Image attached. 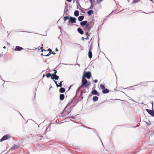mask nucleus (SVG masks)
<instances>
[{
    "mask_svg": "<svg viewBox=\"0 0 154 154\" xmlns=\"http://www.w3.org/2000/svg\"><path fill=\"white\" fill-rule=\"evenodd\" d=\"M82 84L80 86L81 88L83 87H87L88 86H90L91 85V82H88L86 79L83 78L82 80Z\"/></svg>",
    "mask_w": 154,
    "mask_h": 154,
    "instance_id": "1",
    "label": "nucleus"
},
{
    "mask_svg": "<svg viewBox=\"0 0 154 154\" xmlns=\"http://www.w3.org/2000/svg\"><path fill=\"white\" fill-rule=\"evenodd\" d=\"M91 23H92L91 22L88 23V24L86 25V26H85L84 29L85 32H89L90 31L91 29V27L90 26Z\"/></svg>",
    "mask_w": 154,
    "mask_h": 154,
    "instance_id": "2",
    "label": "nucleus"
},
{
    "mask_svg": "<svg viewBox=\"0 0 154 154\" xmlns=\"http://www.w3.org/2000/svg\"><path fill=\"white\" fill-rule=\"evenodd\" d=\"M91 76V74L90 72H85V71L84 73V75L82 77L83 78H86L88 79H89Z\"/></svg>",
    "mask_w": 154,
    "mask_h": 154,
    "instance_id": "3",
    "label": "nucleus"
},
{
    "mask_svg": "<svg viewBox=\"0 0 154 154\" xmlns=\"http://www.w3.org/2000/svg\"><path fill=\"white\" fill-rule=\"evenodd\" d=\"M73 100H72L71 99L69 101V103L66 106L65 108L64 109L63 111V112L61 113V114H64V110H65L66 108L67 107L69 106L70 108H71L72 106H75V105H73L72 104V103Z\"/></svg>",
    "mask_w": 154,
    "mask_h": 154,
    "instance_id": "4",
    "label": "nucleus"
},
{
    "mask_svg": "<svg viewBox=\"0 0 154 154\" xmlns=\"http://www.w3.org/2000/svg\"><path fill=\"white\" fill-rule=\"evenodd\" d=\"M76 18L75 17H73L70 16L69 17V20L68 21L69 24L70 25V23H76Z\"/></svg>",
    "mask_w": 154,
    "mask_h": 154,
    "instance_id": "5",
    "label": "nucleus"
},
{
    "mask_svg": "<svg viewBox=\"0 0 154 154\" xmlns=\"http://www.w3.org/2000/svg\"><path fill=\"white\" fill-rule=\"evenodd\" d=\"M10 137V136L6 134L3 136V137L1 138L0 140V141L2 142L5 140H7Z\"/></svg>",
    "mask_w": 154,
    "mask_h": 154,
    "instance_id": "6",
    "label": "nucleus"
},
{
    "mask_svg": "<svg viewBox=\"0 0 154 154\" xmlns=\"http://www.w3.org/2000/svg\"><path fill=\"white\" fill-rule=\"evenodd\" d=\"M146 110L150 115L152 116H154V110L148 109H146Z\"/></svg>",
    "mask_w": 154,
    "mask_h": 154,
    "instance_id": "7",
    "label": "nucleus"
},
{
    "mask_svg": "<svg viewBox=\"0 0 154 154\" xmlns=\"http://www.w3.org/2000/svg\"><path fill=\"white\" fill-rule=\"evenodd\" d=\"M23 48L21 47L17 46L15 48L13 49V50L15 51H19L23 50Z\"/></svg>",
    "mask_w": 154,
    "mask_h": 154,
    "instance_id": "8",
    "label": "nucleus"
},
{
    "mask_svg": "<svg viewBox=\"0 0 154 154\" xmlns=\"http://www.w3.org/2000/svg\"><path fill=\"white\" fill-rule=\"evenodd\" d=\"M88 23V21L86 20H85L80 22V24L81 26L83 27L85 26H86V25Z\"/></svg>",
    "mask_w": 154,
    "mask_h": 154,
    "instance_id": "9",
    "label": "nucleus"
},
{
    "mask_svg": "<svg viewBox=\"0 0 154 154\" xmlns=\"http://www.w3.org/2000/svg\"><path fill=\"white\" fill-rule=\"evenodd\" d=\"M91 94L93 95H97L98 96H99L100 95L99 93H98L97 92V90L95 89H94V90H93L92 91Z\"/></svg>",
    "mask_w": 154,
    "mask_h": 154,
    "instance_id": "10",
    "label": "nucleus"
},
{
    "mask_svg": "<svg viewBox=\"0 0 154 154\" xmlns=\"http://www.w3.org/2000/svg\"><path fill=\"white\" fill-rule=\"evenodd\" d=\"M78 32L81 34L82 35L84 33V31L81 28H78L77 29Z\"/></svg>",
    "mask_w": 154,
    "mask_h": 154,
    "instance_id": "11",
    "label": "nucleus"
},
{
    "mask_svg": "<svg viewBox=\"0 0 154 154\" xmlns=\"http://www.w3.org/2000/svg\"><path fill=\"white\" fill-rule=\"evenodd\" d=\"M59 78V76L57 75H52L51 77L52 79H54L55 80H58Z\"/></svg>",
    "mask_w": 154,
    "mask_h": 154,
    "instance_id": "12",
    "label": "nucleus"
},
{
    "mask_svg": "<svg viewBox=\"0 0 154 154\" xmlns=\"http://www.w3.org/2000/svg\"><path fill=\"white\" fill-rule=\"evenodd\" d=\"M109 92V89L107 88H105L102 91V93L103 94H107Z\"/></svg>",
    "mask_w": 154,
    "mask_h": 154,
    "instance_id": "13",
    "label": "nucleus"
},
{
    "mask_svg": "<svg viewBox=\"0 0 154 154\" xmlns=\"http://www.w3.org/2000/svg\"><path fill=\"white\" fill-rule=\"evenodd\" d=\"M18 146L17 145H14L11 148V149L12 150H13L16 149H17L18 148Z\"/></svg>",
    "mask_w": 154,
    "mask_h": 154,
    "instance_id": "14",
    "label": "nucleus"
},
{
    "mask_svg": "<svg viewBox=\"0 0 154 154\" xmlns=\"http://www.w3.org/2000/svg\"><path fill=\"white\" fill-rule=\"evenodd\" d=\"M84 17L83 16H80L78 17V20L79 21H82L84 19Z\"/></svg>",
    "mask_w": 154,
    "mask_h": 154,
    "instance_id": "15",
    "label": "nucleus"
},
{
    "mask_svg": "<svg viewBox=\"0 0 154 154\" xmlns=\"http://www.w3.org/2000/svg\"><path fill=\"white\" fill-rule=\"evenodd\" d=\"M65 91V89L64 88H61L59 90V91L61 93H63Z\"/></svg>",
    "mask_w": 154,
    "mask_h": 154,
    "instance_id": "16",
    "label": "nucleus"
},
{
    "mask_svg": "<svg viewBox=\"0 0 154 154\" xmlns=\"http://www.w3.org/2000/svg\"><path fill=\"white\" fill-rule=\"evenodd\" d=\"M74 15L76 17H78L79 15V12L78 10H75L74 12Z\"/></svg>",
    "mask_w": 154,
    "mask_h": 154,
    "instance_id": "17",
    "label": "nucleus"
},
{
    "mask_svg": "<svg viewBox=\"0 0 154 154\" xmlns=\"http://www.w3.org/2000/svg\"><path fill=\"white\" fill-rule=\"evenodd\" d=\"M65 97V96L63 94H61L60 95V99L61 100H63Z\"/></svg>",
    "mask_w": 154,
    "mask_h": 154,
    "instance_id": "18",
    "label": "nucleus"
},
{
    "mask_svg": "<svg viewBox=\"0 0 154 154\" xmlns=\"http://www.w3.org/2000/svg\"><path fill=\"white\" fill-rule=\"evenodd\" d=\"M88 56L91 59L92 57V54L91 51H89L88 53Z\"/></svg>",
    "mask_w": 154,
    "mask_h": 154,
    "instance_id": "19",
    "label": "nucleus"
},
{
    "mask_svg": "<svg viewBox=\"0 0 154 154\" xmlns=\"http://www.w3.org/2000/svg\"><path fill=\"white\" fill-rule=\"evenodd\" d=\"M94 13V11L92 10H90L87 12L88 14L90 16Z\"/></svg>",
    "mask_w": 154,
    "mask_h": 154,
    "instance_id": "20",
    "label": "nucleus"
},
{
    "mask_svg": "<svg viewBox=\"0 0 154 154\" xmlns=\"http://www.w3.org/2000/svg\"><path fill=\"white\" fill-rule=\"evenodd\" d=\"M98 97L97 96H95L93 98V100L94 101H97L98 100Z\"/></svg>",
    "mask_w": 154,
    "mask_h": 154,
    "instance_id": "21",
    "label": "nucleus"
},
{
    "mask_svg": "<svg viewBox=\"0 0 154 154\" xmlns=\"http://www.w3.org/2000/svg\"><path fill=\"white\" fill-rule=\"evenodd\" d=\"M81 88H82L80 86L78 87L76 91V95H77L79 94V90Z\"/></svg>",
    "mask_w": 154,
    "mask_h": 154,
    "instance_id": "22",
    "label": "nucleus"
},
{
    "mask_svg": "<svg viewBox=\"0 0 154 154\" xmlns=\"http://www.w3.org/2000/svg\"><path fill=\"white\" fill-rule=\"evenodd\" d=\"M70 16H67L66 17H64V21H66V20L67 19H69V17Z\"/></svg>",
    "mask_w": 154,
    "mask_h": 154,
    "instance_id": "23",
    "label": "nucleus"
},
{
    "mask_svg": "<svg viewBox=\"0 0 154 154\" xmlns=\"http://www.w3.org/2000/svg\"><path fill=\"white\" fill-rule=\"evenodd\" d=\"M100 87L102 89H103L105 88V86L102 84H100Z\"/></svg>",
    "mask_w": 154,
    "mask_h": 154,
    "instance_id": "24",
    "label": "nucleus"
},
{
    "mask_svg": "<svg viewBox=\"0 0 154 154\" xmlns=\"http://www.w3.org/2000/svg\"><path fill=\"white\" fill-rule=\"evenodd\" d=\"M46 77L48 78L50 76L51 77V76H52V75H51V74L50 73H48L46 75Z\"/></svg>",
    "mask_w": 154,
    "mask_h": 154,
    "instance_id": "25",
    "label": "nucleus"
},
{
    "mask_svg": "<svg viewBox=\"0 0 154 154\" xmlns=\"http://www.w3.org/2000/svg\"><path fill=\"white\" fill-rule=\"evenodd\" d=\"M140 0H133V1L132 2V3H136L137 2H138Z\"/></svg>",
    "mask_w": 154,
    "mask_h": 154,
    "instance_id": "26",
    "label": "nucleus"
},
{
    "mask_svg": "<svg viewBox=\"0 0 154 154\" xmlns=\"http://www.w3.org/2000/svg\"><path fill=\"white\" fill-rule=\"evenodd\" d=\"M86 91L85 89H84L81 91L82 93H86Z\"/></svg>",
    "mask_w": 154,
    "mask_h": 154,
    "instance_id": "27",
    "label": "nucleus"
},
{
    "mask_svg": "<svg viewBox=\"0 0 154 154\" xmlns=\"http://www.w3.org/2000/svg\"><path fill=\"white\" fill-rule=\"evenodd\" d=\"M63 82V81H61L59 84V87H62V82Z\"/></svg>",
    "mask_w": 154,
    "mask_h": 154,
    "instance_id": "28",
    "label": "nucleus"
},
{
    "mask_svg": "<svg viewBox=\"0 0 154 154\" xmlns=\"http://www.w3.org/2000/svg\"><path fill=\"white\" fill-rule=\"evenodd\" d=\"M54 73L52 74V75H56V73H57V71L56 70H54Z\"/></svg>",
    "mask_w": 154,
    "mask_h": 154,
    "instance_id": "29",
    "label": "nucleus"
},
{
    "mask_svg": "<svg viewBox=\"0 0 154 154\" xmlns=\"http://www.w3.org/2000/svg\"><path fill=\"white\" fill-rule=\"evenodd\" d=\"M97 2L98 3H100L103 0H97Z\"/></svg>",
    "mask_w": 154,
    "mask_h": 154,
    "instance_id": "30",
    "label": "nucleus"
},
{
    "mask_svg": "<svg viewBox=\"0 0 154 154\" xmlns=\"http://www.w3.org/2000/svg\"><path fill=\"white\" fill-rule=\"evenodd\" d=\"M76 3L78 4L77 5V8L78 9L79 8L78 7V5H79L80 6V5L79 3V1H76Z\"/></svg>",
    "mask_w": 154,
    "mask_h": 154,
    "instance_id": "31",
    "label": "nucleus"
},
{
    "mask_svg": "<svg viewBox=\"0 0 154 154\" xmlns=\"http://www.w3.org/2000/svg\"><path fill=\"white\" fill-rule=\"evenodd\" d=\"M91 2V6L90 7V8H91L92 9L93 8V7H92V0H89Z\"/></svg>",
    "mask_w": 154,
    "mask_h": 154,
    "instance_id": "32",
    "label": "nucleus"
},
{
    "mask_svg": "<svg viewBox=\"0 0 154 154\" xmlns=\"http://www.w3.org/2000/svg\"><path fill=\"white\" fill-rule=\"evenodd\" d=\"M89 32H86L85 35L87 36V37L89 36L90 35L88 33Z\"/></svg>",
    "mask_w": 154,
    "mask_h": 154,
    "instance_id": "33",
    "label": "nucleus"
},
{
    "mask_svg": "<svg viewBox=\"0 0 154 154\" xmlns=\"http://www.w3.org/2000/svg\"><path fill=\"white\" fill-rule=\"evenodd\" d=\"M91 45L89 47V51H91V49H92V46Z\"/></svg>",
    "mask_w": 154,
    "mask_h": 154,
    "instance_id": "34",
    "label": "nucleus"
},
{
    "mask_svg": "<svg viewBox=\"0 0 154 154\" xmlns=\"http://www.w3.org/2000/svg\"><path fill=\"white\" fill-rule=\"evenodd\" d=\"M48 51H49V52L51 53L52 52V50L51 49L49 48L48 49Z\"/></svg>",
    "mask_w": 154,
    "mask_h": 154,
    "instance_id": "35",
    "label": "nucleus"
},
{
    "mask_svg": "<svg viewBox=\"0 0 154 154\" xmlns=\"http://www.w3.org/2000/svg\"><path fill=\"white\" fill-rule=\"evenodd\" d=\"M68 14L67 13V11H66V8H65V9H64V14Z\"/></svg>",
    "mask_w": 154,
    "mask_h": 154,
    "instance_id": "36",
    "label": "nucleus"
},
{
    "mask_svg": "<svg viewBox=\"0 0 154 154\" xmlns=\"http://www.w3.org/2000/svg\"><path fill=\"white\" fill-rule=\"evenodd\" d=\"M94 82L95 83H97V82H98V80H97V79H95V80H94Z\"/></svg>",
    "mask_w": 154,
    "mask_h": 154,
    "instance_id": "37",
    "label": "nucleus"
},
{
    "mask_svg": "<svg viewBox=\"0 0 154 154\" xmlns=\"http://www.w3.org/2000/svg\"><path fill=\"white\" fill-rule=\"evenodd\" d=\"M82 94L83 93H82L81 92L80 96L81 97L82 99L83 98V97L82 96Z\"/></svg>",
    "mask_w": 154,
    "mask_h": 154,
    "instance_id": "38",
    "label": "nucleus"
},
{
    "mask_svg": "<svg viewBox=\"0 0 154 154\" xmlns=\"http://www.w3.org/2000/svg\"><path fill=\"white\" fill-rule=\"evenodd\" d=\"M69 112H68V113H67V114H64L63 116H62V117H63V116H66V115H67V114H69Z\"/></svg>",
    "mask_w": 154,
    "mask_h": 154,
    "instance_id": "39",
    "label": "nucleus"
},
{
    "mask_svg": "<svg viewBox=\"0 0 154 154\" xmlns=\"http://www.w3.org/2000/svg\"><path fill=\"white\" fill-rule=\"evenodd\" d=\"M51 54H56V53L53 51L51 52Z\"/></svg>",
    "mask_w": 154,
    "mask_h": 154,
    "instance_id": "40",
    "label": "nucleus"
},
{
    "mask_svg": "<svg viewBox=\"0 0 154 154\" xmlns=\"http://www.w3.org/2000/svg\"><path fill=\"white\" fill-rule=\"evenodd\" d=\"M65 8H66V11H68V10L67 8H66V7Z\"/></svg>",
    "mask_w": 154,
    "mask_h": 154,
    "instance_id": "41",
    "label": "nucleus"
},
{
    "mask_svg": "<svg viewBox=\"0 0 154 154\" xmlns=\"http://www.w3.org/2000/svg\"><path fill=\"white\" fill-rule=\"evenodd\" d=\"M89 38L88 37H86V38H85V39H86V40H88V39H89Z\"/></svg>",
    "mask_w": 154,
    "mask_h": 154,
    "instance_id": "42",
    "label": "nucleus"
},
{
    "mask_svg": "<svg viewBox=\"0 0 154 154\" xmlns=\"http://www.w3.org/2000/svg\"><path fill=\"white\" fill-rule=\"evenodd\" d=\"M82 39L83 40H84L85 39V38H84V37H82Z\"/></svg>",
    "mask_w": 154,
    "mask_h": 154,
    "instance_id": "43",
    "label": "nucleus"
},
{
    "mask_svg": "<svg viewBox=\"0 0 154 154\" xmlns=\"http://www.w3.org/2000/svg\"><path fill=\"white\" fill-rule=\"evenodd\" d=\"M55 50H55L56 51H58V48H56Z\"/></svg>",
    "mask_w": 154,
    "mask_h": 154,
    "instance_id": "44",
    "label": "nucleus"
},
{
    "mask_svg": "<svg viewBox=\"0 0 154 154\" xmlns=\"http://www.w3.org/2000/svg\"><path fill=\"white\" fill-rule=\"evenodd\" d=\"M51 52H49V53H48V56H49L50 55H51Z\"/></svg>",
    "mask_w": 154,
    "mask_h": 154,
    "instance_id": "45",
    "label": "nucleus"
},
{
    "mask_svg": "<svg viewBox=\"0 0 154 154\" xmlns=\"http://www.w3.org/2000/svg\"><path fill=\"white\" fill-rule=\"evenodd\" d=\"M44 56H46V57H47V56H48V57L49 56H48V54H45V55H44Z\"/></svg>",
    "mask_w": 154,
    "mask_h": 154,
    "instance_id": "46",
    "label": "nucleus"
},
{
    "mask_svg": "<svg viewBox=\"0 0 154 154\" xmlns=\"http://www.w3.org/2000/svg\"><path fill=\"white\" fill-rule=\"evenodd\" d=\"M68 2H70L72 0H66Z\"/></svg>",
    "mask_w": 154,
    "mask_h": 154,
    "instance_id": "47",
    "label": "nucleus"
},
{
    "mask_svg": "<svg viewBox=\"0 0 154 154\" xmlns=\"http://www.w3.org/2000/svg\"><path fill=\"white\" fill-rule=\"evenodd\" d=\"M54 82L56 84H57V81H54Z\"/></svg>",
    "mask_w": 154,
    "mask_h": 154,
    "instance_id": "48",
    "label": "nucleus"
},
{
    "mask_svg": "<svg viewBox=\"0 0 154 154\" xmlns=\"http://www.w3.org/2000/svg\"><path fill=\"white\" fill-rule=\"evenodd\" d=\"M56 86H57V87H59V85H58V84H56Z\"/></svg>",
    "mask_w": 154,
    "mask_h": 154,
    "instance_id": "49",
    "label": "nucleus"
},
{
    "mask_svg": "<svg viewBox=\"0 0 154 154\" xmlns=\"http://www.w3.org/2000/svg\"><path fill=\"white\" fill-rule=\"evenodd\" d=\"M70 118H72L73 119H74V117H73V116H71V117H70Z\"/></svg>",
    "mask_w": 154,
    "mask_h": 154,
    "instance_id": "50",
    "label": "nucleus"
},
{
    "mask_svg": "<svg viewBox=\"0 0 154 154\" xmlns=\"http://www.w3.org/2000/svg\"><path fill=\"white\" fill-rule=\"evenodd\" d=\"M44 50V49H42V50H41V51L42 52H43V51Z\"/></svg>",
    "mask_w": 154,
    "mask_h": 154,
    "instance_id": "51",
    "label": "nucleus"
},
{
    "mask_svg": "<svg viewBox=\"0 0 154 154\" xmlns=\"http://www.w3.org/2000/svg\"><path fill=\"white\" fill-rule=\"evenodd\" d=\"M41 55H42V56H43V55L44 56V54H43L42 53V54H41Z\"/></svg>",
    "mask_w": 154,
    "mask_h": 154,
    "instance_id": "52",
    "label": "nucleus"
},
{
    "mask_svg": "<svg viewBox=\"0 0 154 154\" xmlns=\"http://www.w3.org/2000/svg\"><path fill=\"white\" fill-rule=\"evenodd\" d=\"M3 48L5 49V48H6V47H5V46H4L3 47Z\"/></svg>",
    "mask_w": 154,
    "mask_h": 154,
    "instance_id": "53",
    "label": "nucleus"
},
{
    "mask_svg": "<svg viewBox=\"0 0 154 154\" xmlns=\"http://www.w3.org/2000/svg\"><path fill=\"white\" fill-rule=\"evenodd\" d=\"M149 0L153 2V0Z\"/></svg>",
    "mask_w": 154,
    "mask_h": 154,
    "instance_id": "54",
    "label": "nucleus"
},
{
    "mask_svg": "<svg viewBox=\"0 0 154 154\" xmlns=\"http://www.w3.org/2000/svg\"><path fill=\"white\" fill-rule=\"evenodd\" d=\"M40 48L42 50V49H43V47H41Z\"/></svg>",
    "mask_w": 154,
    "mask_h": 154,
    "instance_id": "55",
    "label": "nucleus"
},
{
    "mask_svg": "<svg viewBox=\"0 0 154 154\" xmlns=\"http://www.w3.org/2000/svg\"><path fill=\"white\" fill-rule=\"evenodd\" d=\"M2 56H3V55L0 54V57H1Z\"/></svg>",
    "mask_w": 154,
    "mask_h": 154,
    "instance_id": "56",
    "label": "nucleus"
},
{
    "mask_svg": "<svg viewBox=\"0 0 154 154\" xmlns=\"http://www.w3.org/2000/svg\"><path fill=\"white\" fill-rule=\"evenodd\" d=\"M45 52H47V51L46 50V51L45 50Z\"/></svg>",
    "mask_w": 154,
    "mask_h": 154,
    "instance_id": "57",
    "label": "nucleus"
},
{
    "mask_svg": "<svg viewBox=\"0 0 154 154\" xmlns=\"http://www.w3.org/2000/svg\"><path fill=\"white\" fill-rule=\"evenodd\" d=\"M45 76V75H43V77H44Z\"/></svg>",
    "mask_w": 154,
    "mask_h": 154,
    "instance_id": "58",
    "label": "nucleus"
},
{
    "mask_svg": "<svg viewBox=\"0 0 154 154\" xmlns=\"http://www.w3.org/2000/svg\"><path fill=\"white\" fill-rule=\"evenodd\" d=\"M59 29H60V26H59Z\"/></svg>",
    "mask_w": 154,
    "mask_h": 154,
    "instance_id": "59",
    "label": "nucleus"
},
{
    "mask_svg": "<svg viewBox=\"0 0 154 154\" xmlns=\"http://www.w3.org/2000/svg\"><path fill=\"white\" fill-rule=\"evenodd\" d=\"M44 55L46 54V53H44Z\"/></svg>",
    "mask_w": 154,
    "mask_h": 154,
    "instance_id": "60",
    "label": "nucleus"
},
{
    "mask_svg": "<svg viewBox=\"0 0 154 154\" xmlns=\"http://www.w3.org/2000/svg\"><path fill=\"white\" fill-rule=\"evenodd\" d=\"M140 124H139V125H140ZM139 126V125H137V126Z\"/></svg>",
    "mask_w": 154,
    "mask_h": 154,
    "instance_id": "61",
    "label": "nucleus"
},
{
    "mask_svg": "<svg viewBox=\"0 0 154 154\" xmlns=\"http://www.w3.org/2000/svg\"><path fill=\"white\" fill-rule=\"evenodd\" d=\"M140 124H139V125H140ZM139 126V125H137V126Z\"/></svg>",
    "mask_w": 154,
    "mask_h": 154,
    "instance_id": "62",
    "label": "nucleus"
},
{
    "mask_svg": "<svg viewBox=\"0 0 154 154\" xmlns=\"http://www.w3.org/2000/svg\"><path fill=\"white\" fill-rule=\"evenodd\" d=\"M134 127V128H136V126H135V127Z\"/></svg>",
    "mask_w": 154,
    "mask_h": 154,
    "instance_id": "63",
    "label": "nucleus"
}]
</instances>
